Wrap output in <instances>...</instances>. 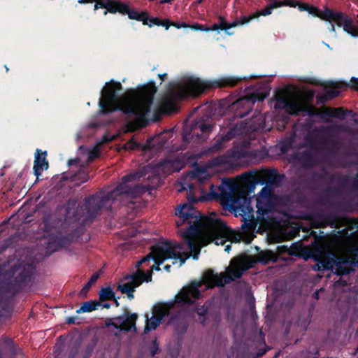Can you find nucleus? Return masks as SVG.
Returning a JSON list of instances; mask_svg holds the SVG:
<instances>
[{
    "mask_svg": "<svg viewBox=\"0 0 358 358\" xmlns=\"http://www.w3.org/2000/svg\"><path fill=\"white\" fill-rule=\"evenodd\" d=\"M122 90L120 82L111 80L106 83L99 100V113L108 115L120 111L127 115V122L131 129L145 127L148 123L147 117L157 91L155 83L150 80L138 90H130L120 96L118 93Z\"/></svg>",
    "mask_w": 358,
    "mask_h": 358,
    "instance_id": "nucleus-1",
    "label": "nucleus"
},
{
    "mask_svg": "<svg viewBox=\"0 0 358 358\" xmlns=\"http://www.w3.org/2000/svg\"><path fill=\"white\" fill-rule=\"evenodd\" d=\"M193 208L182 205L176 211L178 220L176 221L178 227L187 223L189 226L182 231V237L189 248L194 259H198L201 248L198 246L195 237L202 233L206 234L216 245H224L232 236V231L225 222L220 218L206 217L204 220L196 219Z\"/></svg>",
    "mask_w": 358,
    "mask_h": 358,
    "instance_id": "nucleus-2",
    "label": "nucleus"
},
{
    "mask_svg": "<svg viewBox=\"0 0 358 358\" xmlns=\"http://www.w3.org/2000/svg\"><path fill=\"white\" fill-rule=\"evenodd\" d=\"M136 173H131L124 176L122 182L112 191L107 192H97L85 198L82 205L79 206L74 217L83 224H91L97 213L101 209L112 210V206L117 201L122 199L124 195L135 197L143 192V188L141 185H131L129 183L134 181L137 178Z\"/></svg>",
    "mask_w": 358,
    "mask_h": 358,
    "instance_id": "nucleus-3",
    "label": "nucleus"
},
{
    "mask_svg": "<svg viewBox=\"0 0 358 358\" xmlns=\"http://www.w3.org/2000/svg\"><path fill=\"white\" fill-rule=\"evenodd\" d=\"M243 175L242 178L244 184L239 187L234 180L229 178L222 180L219 186L211 185L209 192L210 199L219 200L223 209L231 213L244 214L245 210H249L247 203L250 199H252L251 194L254 193L255 184L250 182L248 176Z\"/></svg>",
    "mask_w": 358,
    "mask_h": 358,
    "instance_id": "nucleus-4",
    "label": "nucleus"
},
{
    "mask_svg": "<svg viewBox=\"0 0 358 358\" xmlns=\"http://www.w3.org/2000/svg\"><path fill=\"white\" fill-rule=\"evenodd\" d=\"M246 269L247 268L241 265L233 266L229 271L228 275H225L224 273H215L213 270L208 269L204 273L202 280H193L187 286L183 287L177 296V300L181 303H194V300L200 299L199 288L203 285H206L207 288L222 287L241 278Z\"/></svg>",
    "mask_w": 358,
    "mask_h": 358,
    "instance_id": "nucleus-5",
    "label": "nucleus"
},
{
    "mask_svg": "<svg viewBox=\"0 0 358 358\" xmlns=\"http://www.w3.org/2000/svg\"><path fill=\"white\" fill-rule=\"evenodd\" d=\"M200 78H189L185 84L179 85L177 88L171 91L162 102V110L166 114L174 113L178 110L176 101L183 100L188 97H196L210 88Z\"/></svg>",
    "mask_w": 358,
    "mask_h": 358,
    "instance_id": "nucleus-6",
    "label": "nucleus"
},
{
    "mask_svg": "<svg viewBox=\"0 0 358 358\" xmlns=\"http://www.w3.org/2000/svg\"><path fill=\"white\" fill-rule=\"evenodd\" d=\"M175 296L173 301H170L166 303H157L153 306L152 308V316L149 318L148 314L145 315L146 323L144 329V333L148 334L152 330H155L159 324L164 320L166 317H169L171 314V311L175 308L176 303L180 306H184L186 305H192L194 303H181L177 300V296Z\"/></svg>",
    "mask_w": 358,
    "mask_h": 358,
    "instance_id": "nucleus-7",
    "label": "nucleus"
},
{
    "mask_svg": "<svg viewBox=\"0 0 358 358\" xmlns=\"http://www.w3.org/2000/svg\"><path fill=\"white\" fill-rule=\"evenodd\" d=\"M215 124L206 122L203 118L194 120L183 129L182 140L186 143L206 141L213 131Z\"/></svg>",
    "mask_w": 358,
    "mask_h": 358,
    "instance_id": "nucleus-8",
    "label": "nucleus"
},
{
    "mask_svg": "<svg viewBox=\"0 0 358 358\" xmlns=\"http://www.w3.org/2000/svg\"><path fill=\"white\" fill-rule=\"evenodd\" d=\"M43 231L48 237L47 243L48 250L54 252L71 243L73 236L70 234H63L60 231L52 226L48 218L43 219Z\"/></svg>",
    "mask_w": 358,
    "mask_h": 358,
    "instance_id": "nucleus-9",
    "label": "nucleus"
},
{
    "mask_svg": "<svg viewBox=\"0 0 358 358\" xmlns=\"http://www.w3.org/2000/svg\"><path fill=\"white\" fill-rule=\"evenodd\" d=\"M244 176H248L250 182L265 185L273 188L281 186L285 175L280 174L276 169H263L256 174L252 173H245Z\"/></svg>",
    "mask_w": 358,
    "mask_h": 358,
    "instance_id": "nucleus-10",
    "label": "nucleus"
},
{
    "mask_svg": "<svg viewBox=\"0 0 358 358\" xmlns=\"http://www.w3.org/2000/svg\"><path fill=\"white\" fill-rule=\"evenodd\" d=\"M266 95H260L253 93L250 95L238 99L230 106V110L234 112V117L243 118L247 116L252 110L256 101H263Z\"/></svg>",
    "mask_w": 358,
    "mask_h": 358,
    "instance_id": "nucleus-11",
    "label": "nucleus"
},
{
    "mask_svg": "<svg viewBox=\"0 0 358 358\" xmlns=\"http://www.w3.org/2000/svg\"><path fill=\"white\" fill-rule=\"evenodd\" d=\"M242 134L241 127L236 124L231 128L225 134L215 141L212 145L202 148L201 150L197 154L199 158L204 156H211L225 148V143L236 136Z\"/></svg>",
    "mask_w": 358,
    "mask_h": 358,
    "instance_id": "nucleus-12",
    "label": "nucleus"
},
{
    "mask_svg": "<svg viewBox=\"0 0 358 358\" xmlns=\"http://www.w3.org/2000/svg\"><path fill=\"white\" fill-rule=\"evenodd\" d=\"M249 156L250 153L246 148L234 145L232 148L227 150L225 155L215 157L213 159V162L215 165L230 164L242 159L248 158Z\"/></svg>",
    "mask_w": 358,
    "mask_h": 358,
    "instance_id": "nucleus-13",
    "label": "nucleus"
},
{
    "mask_svg": "<svg viewBox=\"0 0 358 358\" xmlns=\"http://www.w3.org/2000/svg\"><path fill=\"white\" fill-rule=\"evenodd\" d=\"M183 249V244L172 241L162 242L161 250L165 251L168 259H173L180 261V266L182 265L189 258V255L185 252H181Z\"/></svg>",
    "mask_w": 358,
    "mask_h": 358,
    "instance_id": "nucleus-14",
    "label": "nucleus"
},
{
    "mask_svg": "<svg viewBox=\"0 0 358 358\" xmlns=\"http://www.w3.org/2000/svg\"><path fill=\"white\" fill-rule=\"evenodd\" d=\"M302 103L289 99L284 94H278L275 96V108L282 109L290 115H299L301 112Z\"/></svg>",
    "mask_w": 358,
    "mask_h": 358,
    "instance_id": "nucleus-15",
    "label": "nucleus"
},
{
    "mask_svg": "<svg viewBox=\"0 0 358 358\" xmlns=\"http://www.w3.org/2000/svg\"><path fill=\"white\" fill-rule=\"evenodd\" d=\"M350 176L349 175H343L340 173L332 174L329 178L330 182H336L339 185L332 188L327 189V194L331 195H341L345 192L348 186L350 184ZM350 189V187H348Z\"/></svg>",
    "mask_w": 358,
    "mask_h": 358,
    "instance_id": "nucleus-16",
    "label": "nucleus"
},
{
    "mask_svg": "<svg viewBox=\"0 0 358 358\" xmlns=\"http://www.w3.org/2000/svg\"><path fill=\"white\" fill-rule=\"evenodd\" d=\"M168 324L173 325L178 334H185L189 326L187 313L183 310H178L171 314Z\"/></svg>",
    "mask_w": 358,
    "mask_h": 358,
    "instance_id": "nucleus-17",
    "label": "nucleus"
},
{
    "mask_svg": "<svg viewBox=\"0 0 358 358\" xmlns=\"http://www.w3.org/2000/svg\"><path fill=\"white\" fill-rule=\"evenodd\" d=\"M251 200L250 199L248 203L249 210H245L243 215L234 214L236 217H241V221L243 222L241 229L245 232L254 231L257 226L258 220H259L257 217L255 218L253 215L254 210L251 206Z\"/></svg>",
    "mask_w": 358,
    "mask_h": 358,
    "instance_id": "nucleus-18",
    "label": "nucleus"
},
{
    "mask_svg": "<svg viewBox=\"0 0 358 358\" xmlns=\"http://www.w3.org/2000/svg\"><path fill=\"white\" fill-rule=\"evenodd\" d=\"M256 208L257 219L264 220L269 213L275 212L276 210V199H257Z\"/></svg>",
    "mask_w": 358,
    "mask_h": 358,
    "instance_id": "nucleus-19",
    "label": "nucleus"
},
{
    "mask_svg": "<svg viewBox=\"0 0 358 358\" xmlns=\"http://www.w3.org/2000/svg\"><path fill=\"white\" fill-rule=\"evenodd\" d=\"M47 151H42L37 148L35 152V158L34 162V173L36 176L34 183L39 180V176L43 170H47L49 167V163L47 159Z\"/></svg>",
    "mask_w": 358,
    "mask_h": 358,
    "instance_id": "nucleus-20",
    "label": "nucleus"
},
{
    "mask_svg": "<svg viewBox=\"0 0 358 358\" xmlns=\"http://www.w3.org/2000/svg\"><path fill=\"white\" fill-rule=\"evenodd\" d=\"M115 319L122 322L120 325L115 326V329L129 331L131 328L136 329V322L138 319V315L136 313H130L127 310H125L124 315L117 316Z\"/></svg>",
    "mask_w": 358,
    "mask_h": 358,
    "instance_id": "nucleus-21",
    "label": "nucleus"
},
{
    "mask_svg": "<svg viewBox=\"0 0 358 358\" xmlns=\"http://www.w3.org/2000/svg\"><path fill=\"white\" fill-rule=\"evenodd\" d=\"M353 266V261L346 257H337L334 256V271L335 274L342 276L348 275L353 271L351 268Z\"/></svg>",
    "mask_w": 358,
    "mask_h": 358,
    "instance_id": "nucleus-22",
    "label": "nucleus"
},
{
    "mask_svg": "<svg viewBox=\"0 0 358 358\" xmlns=\"http://www.w3.org/2000/svg\"><path fill=\"white\" fill-rule=\"evenodd\" d=\"M246 79V76H224L215 80L213 86L220 88L234 87Z\"/></svg>",
    "mask_w": 358,
    "mask_h": 358,
    "instance_id": "nucleus-23",
    "label": "nucleus"
},
{
    "mask_svg": "<svg viewBox=\"0 0 358 358\" xmlns=\"http://www.w3.org/2000/svg\"><path fill=\"white\" fill-rule=\"evenodd\" d=\"M316 263L313 266L315 271H334V255L328 254L324 257L315 259Z\"/></svg>",
    "mask_w": 358,
    "mask_h": 358,
    "instance_id": "nucleus-24",
    "label": "nucleus"
},
{
    "mask_svg": "<svg viewBox=\"0 0 358 358\" xmlns=\"http://www.w3.org/2000/svg\"><path fill=\"white\" fill-rule=\"evenodd\" d=\"M314 220L318 222V227H325L327 224L336 227L338 224V217L335 213H322L316 215Z\"/></svg>",
    "mask_w": 358,
    "mask_h": 358,
    "instance_id": "nucleus-25",
    "label": "nucleus"
},
{
    "mask_svg": "<svg viewBox=\"0 0 358 358\" xmlns=\"http://www.w3.org/2000/svg\"><path fill=\"white\" fill-rule=\"evenodd\" d=\"M347 17L348 15L343 12H336L329 8H325L323 20L334 22L336 23L338 27H343L345 20Z\"/></svg>",
    "mask_w": 358,
    "mask_h": 358,
    "instance_id": "nucleus-26",
    "label": "nucleus"
},
{
    "mask_svg": "<svg viewBox=\"0 0 358 358\" xmlns=\"http://www.w3.org/2000/svg\"><path fill=\"white\" fill-rule=\"evenodd\" d=\"M125 10L127 13H124V15H127L130 20L142 22L143 25H148L149 27H152V24L148 23L149 13L147 10H143L140 13L137 10H131L127 3Z\"/></svg>",
    "mask_w": 358,
    "mask_h": 358,
    "instance_id": "nucleus-27",
    "label": "nucleus"
},
{
    "mask_svg": "<svg viewBox=\"0 0 358 358\" xmlns=\"http://www.w3.org/2000/svg\"><path fill=\"white\" fill-rule=\"evenodd\" d=\"M347 113H351L352 111L345 110L343 107H327L322 110V115L325 116V122H328L329 117H335L343 120L345 119Z\"/></svg>",
    "mask_w": 358,
    "mask_h": 358,
    "instance_id": "nucleus-28",
    "label": "nucleus"
},
{
    "mask_svg": "<svg viewBox=\"0 0 358 358\" xmlns=\"http://www.w3.org/2000/svg\"><path fill=\"white\" fill-rule=\"evenodd\" d=\"M108 3L107 8L103 12L104 15H106L108 13L112 14L119 13L124 15V13H127L125 10L127 3L120 0H108Z\"/></svg>",
    "mask_w": 358,
    "mask_h": 358,
    "instance_id": "nucleus-29",
    "label": "nucleus"
},
{
    "mask_svg": "<svg viewBox=\"0 0 358 358\" xmlns=\"http://www.w3.org/2000/svg\"><path fill=\"white\" fill-rule=\"evenodd\" d=\"M192 315L196 321L204 325L208 317V308L206 303L202 306L196 304L192 312Z\"/></svg>",
    "mask_w": 358,
    "mask_h": 358,
    "instance_id": "nucleus-30",
    "label": "nucleus"
},
{
    "mask_svg": "<svg viewBox=\"0 0 358 358\" xmlns=\"http://www.w3.org/2000/svg\"><path fill=\"white\" fill-rule=\"evenodd\" d=\"M306 141L308 146L315 150L324 151L327 154H335L337 152V149L335 148L320 147V141L315 136H308L306 138Z\"/></svg>",
    "mask_w": 358,
    "mask_h": 358,
    "instance_id": "nucleus-31",
    "label": "nucleus"
},
{
    "mask_svg": "<svg viewBox=\"0 0 358 358\" xmlns=\"http://www.w3.org/2000/svg\"><path fill=\"white\" fill-rule=\"evenodd\" d=\"M162 247V242H159L156 244V248H155V252H156V257L154 258L155 264L152 265L150 268V271H152V272L155 271H160L159 266L165 261L166 259H168L167 256L166 255L165 251L161 250Z\"/></svg>",
    "mask_w": 358,
    "mask_h": 358,
    "instance_id": "nucleus-32",
    "label": "nucleus"
},
{
    "mask_svg": "<svg viewBox=\"0 0 358 358\" xmlns=\"http://www.w3.org/2000/svg\"><path fill=\"white\" fill-rule=\"evenodd\" d=\"M299 161L303 167L306 169H312L317 165V161L313 153L308 150L302 152L300 154Z\"/></svg>",
    "mask_w": 358,
    "mask_h": 358,
    "instance_id": "nucleus-33",
    "label": "nucleus"
},
{
    "mask_svg": "<svg viewBox=\"0 0 358 358\" xmlns=\"http://www.w3.org/2000/svg\"><path fill=\"white\" fill-rule=\"evenodd\" d=\"M32 275L33 273L30 269L23 268L14 279L22 289L31 280Z\"/></svg>",
    "mask_w": 358,
    "mask_h": 358,
    "instance_id": "nucleus-34",
    "label": "nucleus"
},
{
    "mask_svg": "<svg viewBox=\"0 0 358 358\" xmlns=\"http://www.w3.org/2000/svg\"><path fill=\"white\" fill-rule=\"evenodd\" d=\"M192 185H189V188L192 189ZM187 201H188V203H184L182 204H180L178 206V208H176V212L177 211V210L180 208L181 206L182 205H187V206H189V207H191L192 208L194 209V210L195 211L194 213H195V216L196 217V219H199V220H204L205 218H206L207 217H201L200 216V214L199 213V211H197L196 210V208L194 207L193 204L198 202L199 201L201 200V199H199L197 198L196 196H194L192 192V190L189 189V191L187 192Z\"/></svg>",
    "mask_w": 358,
    "mask_h": 358,
    "instance_id": "nucleus-35",
    "label": "nucleus"
},
{
    "mask_svg": "<svg viewBox=\"0 0 358 358\" xmlns=\"http://www.w3.org/2000/svg\"><path fill=\"white\" fill-rule=\"evenodd\" d=\"M219 23H215L211 27H207V29L209 31L222 30L224 31L228 35H231L232 33L229 31L231 29L230 24L227 22L225 18L221 15L218 17Z\"/></svg>",
    "mask_w": 358,
    "mask_h": 358,
    "instance_id": "nucleus-36",
    "label": "nucleus"
},
{
    "mask_svg": "<svg viewBox=\"0 0 358 358\" xmlns=\"http://www.w3.org/2000/svg\"><path fill=\"white\" fill-rule=\"evenodd\" d=\"M141 271L138 269L131 275H127L121 279V282L129 280L134 287L136 288L143 282V278H142Z\"/></svg>",
    "mask_w": 358,
    "mask_h": 358,
    "instance_id": "nucleus-37",
    "label": "nucleus"
},
{
    "mask_svg": "<svg viewBox=\"0 0 358 358\" xmlns=\"http://www.w3.org/2000/svg\"><path fill=\"white\" fill-rule=\"evenodd\" d=\"M101 303L99 301H87L82 303L80 308L76 310V313H90L97 310Z\"/></svg>",
    "mask_w": 358,
    "mask_h": 358,
    "instance_id": "nucleus-38",
    "label": "nucleus"
},
{
    "mask_svg": "<svg viewBox=\"0 0 358 358\" xmlns=\"http://www.w3.org/2000/svg\"><path fill=\"white\" fill-rule=\"evenodd\" d=\"M301 112H306L310 117H320L325 122V116L322 115V110H319L314 106L308 103H302Z\"/></svg>",
    "mask_w": 358,
    "mask_h": 358,
    "instance_id": "nucleus-39",
    "label": "nucleus"
},
{
    "mask_svg": "<svg viewBox=\"0 0 358 358\" xmlns=\"http://www.w3.org/2000/svg\"><path fill=\"white\" fill-rule=\"evenodd\" d=\"M343 30L353 37H358V24L355 25L352 18L348 17L343 24Z\"/></svg>",
    "mask_w": 358,
    "mask_h": 358,
    "instance_id": "nucleus-40",
    "label": "nucleus"
},
{
    "mask_svg": "<svg viewBox=\"0 0 358 358\" xmlns=\"http://www.w3.org/2000/svg\"><path fill=\"white\" fill-rule=\"evenodd\" d=\"M1 289L6 293L16 294L22 289V287L13 279L11 281L3 283L1 286Z\"/></svg>",
    "mask_w": 358,
    "mask_h": 358,
    "instance_id": "nucleus-41",
    "label": "nucleus"
},
{
    "mask_svg": "<svg viewBox=\"0 0 358 358\" xmlns=\"http://www.w3.org/2000/svg\"><path fill=\"white\" fill-rule=\"evenodd\" d=\"M269 3L261 10L256 11L255 15L257 18L259 16H267L272 13L273 9L278 8L277 4V0H268Z\"/></svg>",
    "mask_w": 358,
    "mask_h": 358,
    "instance_id": "nucleus-42",
    "label": "nucleus"
},
{
    "mask_svg": "<svg viewBox=\"0 0 358 358\" xmlns=\"http://www.w3.org/2000/svg\"><path fill=\"white\" fill-rule=\"evenodd\" d=\"M99 302L115 299V292L110 287H102L99 293Z\"/></svg>",
    "mask_w": 358,
    "mask_h": 358,
    "instance_id": "nucleus-43",
    "label": "nucleus"
},
{
    "mask_svg": "<svg viewBox=\"0 0 358 358\" xmlns=\"http://www.w3.org/2000/svg\"><path fill=\"white\" fill-rule=\"evenodd\" d=\"M273 188L271 187H268L266 185L262 189L260 192L257 195V199H276L273 191Z\"/></svg>",
    "mask_w": 358,
    "mask_h": 358,
    "instance_id": "nucleus-44",
    "label": "nucleus"
},
{
    "mask_svg": "<svg viewBox=\"0 0 358 358\" xmlns=\"http://www.w3.org/2000/svg\"><path fill=\"white\" fill-rule=\"evenodd\" d=\"M99 278V273H94L88 280V282L84 285L80 292V295H86L90 289L91 287L97 281Z\"/></svg>",
    "mask_w": 358,
    "mask_h": 358,
    "instance_id": "nucleus-45",
    "label": "nucleus"
},
{
    "mask_svg": "<svg viewBox=\"0 0 358 358\" xmlns=\"http://www.w3.org/2000/svg\"><path fill=\"white\" fill-rule=\"evenodd\" d=\"M148 23L157 26H162L167 30L171 27V21L169 19L161 20L160 18L155 17H150L148 20Z\"/></svg>",
    "mask_w": 358,
    "mask_h": 358,
    "instance_id": "nucleus-46",
    "label": "nucleus"
},
{
    "mask_svg": "<svg viewBox=\"0 0 358 358\" xmlns=\"http://www.w3.org/2000/svg\"><path fill=\"white\" fill-rule=\"evenodd\" d=\"M256 18H257V17H256L255 13L250 15L249 16H243L241 17V19L239 20H235L232 23H229L230 27L232 28V27H235L238 25H243L244 24L249 23L251 20L256 19Z\"/></svg>",
    "mask_w": 358,
    "mask_h": 358,
    "instance_id": "nucleus-47",
    "label": "nucleus"
},
{
    "mask_svg": "<svg viewBox=\"0 0 358 358\" xmlns=\"http://www.w3.org/2000/svg\"><path fill=\"white\" fill-rule=\"evenodd\" d=\"M135 289L136 288L134 287V285H132L129 280L123 282L120 281L117 287V289L120 290L122 294L127 293L131 290L135 291Z\"/></svg>",
    "mask_w": 358,
    "mask_h": 358,
    "instance_id": "nucleus-48",
    "label": "nucleus"
},
{
    "mask_svg": "<svg viewBox=\"0 0 358 358\" xmlns=\"http://www.w3.org/2000/svg\"><path fill=\"white\" fill-rule=\"evenodd\" d=\"M156 248V244L151 248V251L149 254H148L146 256H145L143 259H141V261L138 262L136 263V268H139L140 266L145 262H149L150 260H154V258L156 257V252L155 250V248Z\"/></svg>",
    "mask_w": 358,
    "mask_h": 358,
    "instance_id": "nucleus-49",
    "label": "nucleus"
},
{
    "mask_svg": "<svg viewBox=\"0 0 358 358\" xmlns=\"http://www.w3.org/2000/svg\"><path fill=\"white\" fill-rule=\"evenodd\" d=\"M307 12L309 14H311L315 17H317L323 20V17L324 15V10L322 11L317 7L309 5V8H308V10H307Z\"/></svg>",
    "mask_w": 358,
    "mask_h": 358,
    "instance_id": "nucleus-50",
    "label": "nucleus"
},
{
    "mask_svg": "<svg viewBox=\"0 0 358 358\" xmlns=\"http://www.w3.org/2000/svg\"><path fill=\"white\" fill-rule=\"evenodd\" d=\"M150 355L155 357V355L161 352L157 338L152 340L151 345L149 346Z\"/></svg>",
    "mask_w": 358,
    "mask_h": 358,
    "instance_id": "nucleus-51",
    "label": "nucleus"
},
{
    "mask_svg": "<svg viewBox=\"0 0 358 358\" xmlns=\"http://www.w3.org/2000/svg\"><path fill=\"white\" fill-rule=\"evenodd\" d=\"M278 7L280 8L282 6H289L296 8L298 4V1L296 0H283L278 1L277 0Z\"/></svg>",
    "mask_w": 358,
    "mask_h": 358,
    "instance_id": "nucleus-52",
    "label": "nucleus"
},
{
    "mask_svg": "<svg viewBox=\"0 0 358 358\" xmlns=\"http://www.w3.org/2000/svg\"><path fill=\"white\" fill-rule=\"evenodd\" d=\"M303 250V246L301 243L293 244L289 251V254L291 255L298 256L299 253Z\"/></svg>",
    "mask_w": 358,
    "mask_h": 358,
    "instance_id": "nucleus-53",
    "label": "nucleus"
},
{
    "mask_svg": "<svg viewBox=\"0 0 358 358\" xmlns=\"http://www.w3.org/2000/svg\"><path fill=\"white\" fill-rule=\"evenodd\" d=\"M350 191L353 193H358V172L350 182Z\"/></svg>",
    "mask_w": 358,
    "mask_h": 358,
    "instance_id": "nucleus-54",
    "label": "nucleus"
},
{
    "mask_svg": "<svg viewBox=\"0 0 358 358\" xmlns=\"http://www.w3.org/2000/svg\"><path fill=\"white\" fill-rule=\"evenodd\" d=\"M108 0H96L94 1V10L99 8H105L106 10Z\"/></svg>",
    "mask_w": 358,
    "mask_h": 358,
    "instance_id": "nucleus-55",
    "label": "nucleus"
},
{
    "mask_svg": "<svg viewBox=\"0 0 358 358\" xmlns=\"http://www.w3.org/2000/svg\"><path fill=\"white\" fill-rule=\"evenodd\" d=\"M139 143L134 141L133 139L129 140L124 145L125 150H133L139 148Z\"/></svg>",
    "mask_w": 358,
    "mask_h": 358,
    "instance_id": "nucleus-56",
    "label": "nucleus"
},
{
    "mask_svg": "<svg viewBox=\"0 0 358 358\" xmlns=\"http://www.w3.org/2000/svg\"><path fill=\"white\" fill-rule=\"evenodd\" d=\"M292 138L285 139V140L282 141L281 143V150L282 152H286L289 149L292 148Z\"/></svg>",
    "mask_w": 358,
    "mask_h": 358,
    "instance_id": "nucleus-57",
    "label": "nucleus"
},
{
    "mask_svg": "<svg viewBox=\"0 0 358 358\" xmlns=\"http://www.w3.org/2000/svg\"><path fill=\"white\" fill-rule=\"evenodd\" d=\"M329 100L337 97L340 94V91L336 89L327 90L325 92Z\"/></svg>",
    "mask_w": 358,
    "mask_h": 358,
    "instance_id": "nucleus-58",
    "label": "nucleus"
},
{
    "mask_svg": "<svg viewBox=\"0 0 358 358\" xmlns=\"http://www.w3.org/2000/svg\"><path fill=\"white\" fill-rule=\"evenodd\" d=\"M316 99L317 104H324L328 101H329V99L327 96L326 93L317 94L316 96Z\"/></svg>",
    "mask_w": 358,
    "mask_h": 358,
    "instance_id": "nucleus-59",
    "label": "nucleus"
},
{
    "mask_svg": "<svg viewBox=\"0 0 358 358\" xmlns=\"http://www.w3.org/2000/svg\"><path fill=\"white\" fill-rule=\"evenodd\" d=\"M189 27L195 31H208L207 27L199 23H195L192 25H190Z\"/></svg>",
    "mask_w": 358,
    "mask_h": 358,
    "instance_id": "nucleus-60",
    "label": "nucleus"
},
{
    "mask_svg": "<svg viewBox=\"0 0 358 358\" xmlns=\"http://www.w3.org/2000/svg\"><path fill=\"white\" fill-rule=\"evenodd\" d=\"M141 274H143L142 278H143V282H149L152 281V271H148L146 273L141 271Z\"/></svg>",
    "mask_w": 358,
    "mask_h": 358,
    "instance_id": "nucleus-61",
    "label": "nucleus"
},
{
    "mask_svg": "<svg viewBox=\"0 0 358 358\" xmlns=\"http://www.w3.org/2000/svg\"><path fill=\"white\" fill-rule=\"evenodd\" d=\"M171 26H173L177 29H180V28H187V27H190V24H187L186 22H171Z\"/></svg>",
    "mask_w": 358,
    "mask_h": 358,
    "instance_id": "nucleus-62",
    "label": "nucleus"
},
{
    "mask_svg": "<svg viewBox=\"0 0 358 358\" xmlns=\"http://www.w3.org/2000/svg\"><path fill=\"white\" fill-rule=\"evenodd\" d=\"M310 322V320L309 317H306L303 320L299 319V324L303 327L304 330H306Z\"/></svg>",
    "mask_w": 358,
    "mask_h": 358,
    "instance_id": "nucleus-63",
    "label": "nucleus"
},
{
    "mask_svg": "<svg viewBox=\"0 0 358 358\" xmlns=\"http://www.w3.org/2000/svg\"><path fill=\"white\" fill-rule=\"evenodd\" d=\"M350 87L355 90H358V78L352 77L350 83Z\"/></svg>",
    "mask_w": 358,
    "mask_h": 358,
    "instance_id": "nucleus-64",
    "label": "nucleus"
}]
</instances>
